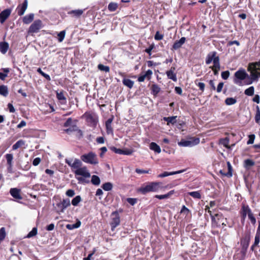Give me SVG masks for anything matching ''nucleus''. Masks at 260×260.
Listing matches in <instances>:
<instances>
[{
    "instance_id": "1",
    "label": "nucleus",
    "mask_w": 260,
    "mask_h": 260,
    "mask_svg": "<svg viewBox=\"0 0 260 260\" xmlns=\"http://www.w3.org/2000/svg\"><path fill=\"white\" fill-rule=\"evenodd\" d=\"M161 184V183L159 182H150L147 185L141 187L139 190L143 194L149 192H156L160 188Z\"/></svg>"
},
{
    "instance_id": "2",
    "label": "nucleus",
    "mask_w": 260,
    "mask_h": 260,
    "mask_svg": "<svg viewBox=\"0 0 260 260\" xmlns=\"http://www.w3.org/2000/svg\"><path fill=\"white\" fill-rule=\"evenodd\" d=\"M256 70H260V68H257V66L252 63H250L247 68V71L250 73L249 77H247L248 81L247 84H251L254 82H257V77L256 76Z\"/></svg>"
},
{
    "instance_id": "3",
    "label": "nucleus",
    "mask_w": 260,
    "mask_h": 260,
    "mask_svg": "<svg viewBox=\"0 0 260 260\" xmlns=\"http://www.w3.org/2000/svg\"><path fill=\"white\" fill-rule=\"evenodd\" d=\"M80 158L83 162L90 165H95L99 163L96 154L91 151L82 155Z\"/></svg>"
},
{
    "instance_id": "4",
    "label": "nucleus",
    "mask_w": 260,
    "mask_h": 260,
    "mask_svg": "<svg viewBox=\"0 0 260 260\" xmlns=\"http://www.w3.org/2000/svg\"><path fill=\"white\" fill-rule=\"evenodd\" d=\"M212 226L214 228L220 227L221 225L225 226L227 220L221 213H215L212 216Z\"/></svg>"
},
{
    "instance_id": "5",
    "label": "nucleus",
    "mask_w": 260,
    "mask_h": 260,
    "mask_svg": "<svg viewBox=\"0 0 260 260\" xmlns=\"http://www.w3.org/2000/svg\"><path fill=\"white\" fill-rule=\"evenodd\" d=\"M234 77V82L236 84H239L240 81L247 78V77H249V75L244 69L241 68L235 73Z\"/></svg>"
},
{
    "instance_id": "6",
    "label": "nucleus",
    "mask_w": 260,
    "mask_h": 260,
    "mask_svg": "<svg viewBox=\"0 0 260 260\" xmlns=\"http://www.w3.org/2000/svg\"><path fill=\"white\" fill-rule=\"evenodd\" d=\"M65 162L71 167L72 171L74 172V171L79 169L82 166V161L78 158H75L74 159L73 158H66Z\"/></svg>"
},
{
    "instance_id": "7",
    "label": "nucleus",
    "mask_w": 260,
    "mask_h": 260,
    "mask_svg": "<svg viewBox=\"0 0 260 260\" xmlns=\"http://www.w3.org/2000/svg\"><path fill=\"white\" fill-rule=\"evenodd\" d=\"M200 143L199 138H191L189 140L182 139L178 142V145L182 147H192Z\"/></svg>"
},
{
    "instance_id": "8",
    "label": "nucleus",
    "mask_w": 260,
    "mask_h": 260,
    "mask_svg": "<svg viewBox=\"0 0 260 260\" xmlns=\"http://www.w3.org/2000/svg\"><path fill=\"white\" fill-rule=\"evenodd\" d=\"M88 124L91 126H95L98 122V118L95 114L90 112H86L83 115Z\"/></svg>"
},
{
    "instance_id": "9",
    "label": "nucleus",
    "mask_w": 260,
    "mask_h": 260,
    "mask_svg": "<svg viewBox=\"0 0 260 260\" xmlns=\"http://www.w3.org/2000/svg\"><path fill=\"white\" fill-rule=\"evenodd\" d=\"M249 242L250 236L247 235L245 237L244 241L241 243L242 249L241 252L242 253V257L241 260H244L245 258V257L246 254L247 250L249 246Z\"/></svg>"
},
{
    "instance_id": "10",
    "label": "nucleus",
    "mask_w": 260,
    "mask_h": 260,
    "mask_svg": "<svg viewBox=\"0 0 260 260\" xmlns=\"http://www.w3.org/2000/svg\"><path fill=\"white\" fill-rule=\"evenodd\" d=\"M42 21L40 20H35L29 26L28 29L29 33H36L42 27Z\"/></svg>"
},
{
    "instance_id": "11",
    "label": "nucleus",
    "mask_w": 260,
    "mask_h": 260,
    "mask_svg": "<svg viewBox=\"0 0 260 260\" xmlns=\"http://www.w3.org/2000/svg\"><path fill=\"white\" fill-rule=\"evenodd\" d=\"M112 221L111 222V225L112 227V230L117 226L120 224V216L117 211H114L112 213Z\"/></svg>"
},
{
    "instance_id": "12",
    "label": "nucleus",
    "mask_w": 260,
    "mask_h": 260,
    "mask_svg": "<svg viewBox=\"0 0 260 260\" xmlns=\"http://www.w3.org/2000/svg\"><path fill=\"white\" fill-rule=\"evenodd\" d=\"M75 175H80L84 178H89L90 174L86 167H80L79 169L74 171Z\"/></svg>"
},
{
    "instance_id": "13",
    "label": "nucleus",
    "mask_w": 260,
    "mask_h": 260,
    "mask_svg": "<svg viewBox=\"0 0 260 260\" xmlns=\"http://www.w3.org/2000/svg\"><path fill=\"white\" fill-rule=\"evenodd\" d=\"M21 190L17 188H12L10 190V194L16 200H20L22 199L21 196Z\"/></svg>"
},
{
    "instance_id": "14",
    "label": "nucleus",
    "mask_w": 260,
    "mask_h": 260,
    "mask_svg": "<svg viewBox=\"0 0 260 260\" xmlns=\"http://www.w3.org/2000/svg\"><path fill=\"white\" fill-rule=\"evenodd\" d=\"M216 54L217 53L215 51L209 52L206 59V63L207 64H209L212 61L214 63V60L216 59H219V57L218 56H216Z\"/></svg>"
},
{
    "instance_id": "15",
    "label": "nucleus",
    "mask_w": 260,
    "mask_h": 260,
    "mask_svg": "<svg viewBox=\"0 0 260 260\" xmlns=\"http://www.w3.org/2000/svg\"><path fill=\"white\" fill-rule=\"evenodd\" d=\"M8 165L7 170L9 173H12L13 155L12 154H7L5 155Z\"/></svg>"
},
{
    "instance_id": "16",
    "label": "nucleus",
    "mask_w": 260,
    "mask_h": 260,
    "mask_svg": "<svg viewBox=\"0 0 260 260\" xmlns=\"http://www.w3.org/2000/svg\"><path fill=\"white\" fill-rule=\"evenodd\" d=\"M11 13L10 9H7L0 13V22L3 24L9 17Z\"/></svg>"
},
{
    "instance_id": "17",
    "label": "nucleus",
    "mask_w": 260,
    "mask_h": 260,
    "mask_svg": "<svg viewBox=\"0 0 260 260\" xmlns=\"http://www.w3.org/2000/svg\"><path fill=\"white\" fill-rule=\"evenodd\" d=\"M27 0H24L21 6H19L17 8V14L19 16H22L24 14L27 7Z\"/></svg>"
},
{
    "instance_id": "18",
    "label": "nucleus",
    "mask_w": 260,
    "mask_h": 260,
    "mask_svg": "<svg viewBox=\"0 0 260 260\" xmlns=\"http://www.w3.org/2000/svg\"><path fill=\"white\" fill-rule=\"evenodd\" d=\"M175 69V67H172L170 70L166 72L168 78L174 81H176L177 80L176 74L174 73Z\"/></svg>"
},
{
    "instance_id": "19",
    "label": "nucleus",
    "mask_w": 260,
    "mask_h": 260,
    "mask_svg": "<svg viewBox=\"0 0 260 260\" xmlns=\"http://www.w3.org/2000/svg\"><path fill=\"white\" fill-rule=\"evenodd\" d=\"M152 75V71L150 70H148L144 75H141L138 77V81L141 82H143L146 78H147L148 80H149L150 79Z\"/></svg>"
},
{
    "instance_id": "20",
    "label": "nucleus",
    "mask_w": 260,
    "mask_h": 260,
    "mask_svg": "<svg viewBox=\"0 0 260 260\" xmlns=\"http://www.w3.org/2000/svg\"><path fill=\"white\" fill-rule=\"evenodd\" d=\"M186 38L182 37L179 41H176L173 45V49L177 50L179 49L182 45L185 43Z\"/></svg>"
},
{
    "instance_id": "21",
    "label": "nucleus",
    "mask_w": 260,
    "mask_h": 260,
    "mask_svg": "<svg viewBox=\"0 0 260 260\" xmlns=\"http://www.w3.org/2000/svg\"><path fill=\"white\" fill-rule=\"evenodd\" d=\"M184 171H185V170H179L178 171H175V172H164V173L158 175V177L164 178V177H167V176H169L170 175L180 174V173L184 172Z\"/></svg>"
},
{
    "instance_id": "22",
    "label": "nucleus",
    "mask_w": 260,
    "mask_h": 260,
    "mask_svg": "<svg viewBox=\"0 0 260 260\" xmlns=\"http://www.w3.org/2000/svg\"><path fill=\"white\" fill-rule=\"evenodd\" d=\"M242 215L243 219L244 220L246 215L251 212V209L248 205H243L242 207Z\"/></svg>"
},
{
    "instance_id": "23",
    "label": "nucleus",
    "mask_w": 260,
    "mask_h": 260,
    "mask_svg": "<svg viewBox=\"0 0 260 260\" xmlns=\"http://www.w3.org/2000/svg\"><path fill=\"white\" fill-rule=\"evenodd\" d=\"M112 121L113 118H109L106 122V127L108 134H110L113 133V128L111 126Z\"/></svg>"
},
{
    "instance_id": "24",
    "label": "nucleus",
    "mask_w": 260,
    "mask_h": 260,
    "mask_svg": "<svg viewBox=\"0 0 260 260\" xmlns=\"http://www.w3.org/2000/svg\"><path fill=\"white\" fill-rule=\"evenodd\" d=\"M9 44L6 42H0V51L3 54H5L9 49Z\"/></svg>"
},
{
    "instance_id": "25",
    "label": "nucleus",
    "mask_w": 260,
    "mask_h": 260,
    "mask_svg": "<svg viewBox=\"0 0 260 260\" xmlns=\"http://www.w3.org/2000/svg\"><path fill=\"white\" fill-rule=\"evenodd\" d=\"M177 116H173L171 117H164L163 119L164 121L167 122V125H169L170 123L172 124H174L176 123Z\"/></svg>"
},
{
    "instance_id": "26",
    "label": "nucleus",
    "mask_w": 260,
    "mask_h": 260,
    "mask_svg": "<svg viewBox=\"0 0 260 260\" xmlns=\"http://www.w3.org/2000/svg\"><path fill=\"white\" fill-rule=\"evenodd\" d=\"M175 191L174 190L170 191L168 193L162 195H155V198L159 200H162L165 199L169 198L174 193Z\"/></svg>"
},
{
    "instance_id": "27",
    "label": "nucleus",
    "mask_w": 260,
    "mask_h": 260,
    "mask_svg": "<svg viewBox=\"0 0 260 260\" xmlns=\"http://www.w3.org/2000/svg\"><path fill=\"white\" fill-rule=\"evenodd\" d=\"M34 18V14H29V15H27L23 17V22L25 24H29L33 20Z\"/></svg>"
},
{
    "instance_id": "28",
    "label": "nucleus",
    "mask_w": 260,
    "mask_h": 260,
    "mask_svg": "<svg viewBox=\"0 0 260 260\" xmlns=\"http://www.w3.org/2000/svg\"><path fill=\"white\" fill-rule=\"evenodd\" d=\"M9 93L8 89L7 86L4 85H0V94L6 97Z\"/></svg>"
},
{
    "instance_id": "29",
    "label": "nucleus",
    "mask_w": 260,
    "mask_h": 260,
    "mask_svg": "<svg viewBox=\"0 0 260 260\" xmlns=\"http://www.w3.org/2000/svg\"><path fill=\"white\" fill-rule=\"evenodd\" d=\"M83 13V10L78 9L75 10H72L68 12V14L70 15H73L74 16L76 17H79Z\"/></svg>"
},
{
    "instance_id": "30",
    "label": "nucleus",
    "mask_w": 260,
    "mask_h": 260,
    "mask_svg": "<svg viewBox=\"0 0 260 260\" xmlns=\"http://www.w3.org/2000/svg\"><path fill=\"white\" fill-rule=\"evenodd\" d=\"M150 149L153 150L156 153H159L161 152L160 147L155 143L151 142L150 144Z\"/></svg>"
},
{
    "instance_id": "31",
    "label": "nucleus",
    "mask_w": 260,
    "mask_h": 260,
    "mask_svg": "<svg viewBox=\"0 0 260 260\" xmlns=\"http://www.w3.org/2000/svg\"><path fill=\"white\" fill-rule=\"evenodd\" d=\"M254 165L255 162L252 159H247L244 161V166L246 169H249L251 167L253 166Z\"/></svg>"
},
{
    "instance_id": "32",
    "label": "nucleus",
    "mask_w": 260,
    "mask_h": 260,
    "mask_svg": "<svg viewBox=\"0 0 260 260\" xmlns=\"http://www.w3.org/2000/svg\"><path fill=\"white\" fill-rule=\"evenodd\" d=\"M91 182L92 184L95 186H98L100 184L101 180L99 176L96 175H92L91 177Z\"/></svg>"
},
{
    "instance_id": "33",
    "label": "nucleus",
    "mask_w": 260,
    "mask_h": 260,
    "mask_svg": "<svg viewBox=\"0 0 260 260\" xmlns=\"http://www.w3.org/2000/svg\"><path fill=\"white\" fill-rule=\"evenodd\" d=\"M2 70L4 73L0 72V79L4 80L7 77L8 74L10 72L9 68H3Z\"/></svg>"
},
{
    "instance_id": "34",
    "label": "nucleus",
    "mask_w": 260,
    "mask_h": 260,
    "mask_svg": "<svg viewBox=\"0 0 260 260\" xmlns=\"http://www.w3.org/2000/svg\"><path fill=\"white\" fill-rule=\"evenodd\" d=\"M122 83L125 86H127L129 88H132L133 87L134 84L133 81L129 79L125 78L123 79Z\"/></svg>"
},
{
    "instance_id": "35",
    "label": "nucleus",
    "mask_w": 260,
    "mask_h": 260,
    "mask_svg": "<svg viewBox=\"0 0 260 260\" xmlns=\"http://www.w3.org/2000/svg\"><path fill=\"white\" fill-rule=\"evenodd\" d=\"M152 93L153 95L156 96L160 90V87L156 84H152L151 86Z\"/></svg>"
},
{
    "instance_id": "36",
    "label": "nucleus",
    "mask_w": 260,
    "mask_h": 260,
    "mask_svg": "<svg viewBox=\"0 0 260 260\" xmlns=\"http://www.w3.org/2000/svg\"><path fill=\"white\" fill-rule=\"evenodd\" d=\"M254 87L253 86H250L244 91V94L247 96H252L254 95Z\"/></svg>"
},
{
    "instance_id": "37",
    "label": "nucleus",
    "mask_w": 260,
    "mask_h": 260,
    "mask_svg": "<svg viewBox=\"0 0 260 260\" xmlns=\"http://www.w3.org/2000/svg\"><path fill=\"white\" fill-rule=\"evenodd\" d=\"M24 144H25V142L23 140H20L18 141L16 143H15L13 145L12 149H13V150H16L18 148H19V147L24 145Z\"/></svg>"
},
{
    "instance_id": "38",
    "label": "nucleus",
    "mask_w": 260,
    "mask_h": 260,
    "mask_svg": "<svg viewBox=\"0 0 260 260\" xmlns=\"http://www.w3.org/2000/svg\"><path fill=\"white\" fill-rule=\"evenodd\" d=\"M188 194L194 199H201V195L199 191L189 192Z\"/></svg>"
},
{
    "instance_id": "39",
    "label": "nucleus",
    "mask_w": 260,
    "mask_h": 260,
    "mask_svg": "<svg viewBox=\"0 0 260 260\" xmlns=\"http://www.w3.org/2000/svg\"><path fill=\"white\" fill-rule=\"evenodd\" d=\"M56 97L57 99L59 101H64L65 102L66 101V98L64 96V92L63 90H61L59 92H56Z\"/></svg>"
},
{
    "instance_id": "40",
    "label": "nucleus",
    "mask_w": 260,
    "mask_h": 260,
    "mask_svg": "<svg viewBox=\"0 0 260 260\" xmlns=\"http://www.w3.org/2000/svg\"><path fill=\"white\" fill-rule=\"evenodd\" d=\"M102 188L105 191H110L113 188V185L110 182H106L102 186Z\"/></svg>"
},
{
    "instance_id": "41",
    "label": "nucleus",
    "mask_w": 260,
    "mask_h": 260,
    "mask_svg": "<svg viewBox=\"0 0 260 260\" xmlns=\"http://www.w3.org/2000/svg\"><path fill=\"white\" fill-rule=\"evenodd\" d=\"M237 103L236 98H228L225 100V103L226 105H232Z\"/></svg>"
},
{
    "instance_id": "42",
    "label": "nucleus",
    "mask_w": 260,
    "mask_h": 260,
    "mask_svg": "<svg viewBox=\"0 0 260 260\" xmlns=\"http://www.w3.org/2000/svg\"><path fill=\"white\" fill-rule=\"evenodd\" d=\"M80 225H81V222L80 221H78L75 224H67L66 225V228L69 230H73V229H77V228H79L80 226Z\"/></svg>"
},
{
    "instance_id": "43",
    "label": "nucleus",
    "mask_w": 260,
    "mask_h": 260,
    "mask_svg": "<svg viewBox=\"0 0 260 260\" xmlns=\"http://www.w3.org/2000/svg\"><path fill=\"white\" fill-rule=\"evenodd\" d=\"M81 201V198L80 196H77L72 200V204L74 206H77Z\"/></svg>"
},
{
    "instance_id": "44",
    "label": "nucleus",
    "mask_w": 260,
    "mask_h": 260,
    "mask_svg": "<svg viewBox=\"0 0 260 260\" xmlns=\"http://www.w3.org/2000/svg\"><path fill=\"white\" fill-rule=\"evenodd\" d=\"M213 66L210 67L212 70H220V66L219 62V59H216L214 60Z\"/></svg>"
},
{
    "instance_id": "45",
    "label": "nucleus",
    "mask_w": 260,
    "mask_h": 260,
    "mask_svg": "<svg viewBox=\"0 0 260 260\" xmlns=\"http://www.w3.org/2000/svg\"><path fill=\"white\" fill-rule=\"evenodd\" d=\"M98 68L99 70L101 71H104L106 73L109 72L110 71V68L108 66H104L102 64H99L98 66Z\"/></svg>"
},
{
    "instance_id": "46",
    "label": "nucleus",
    "mask_w": 260,
    "mask_h": 260,
    "mask_svg": "<svg viewBox=\"0 0 260 260\" xmlns=\"http://www.w3.org/2000/svg\"><path fill=\"white\" fill-rule=\"evenodd\" d=\"M118 7V5L115 3H110L108 7V10L111 12L115 11Z\"/></svg>"
},
{
    "instance_id": "47",
    "label": "nucleus",
    "mask_w": 260,
    "mask_h": 260,
    "mask_svg": "<svg viewBox=\"0 0 260 260\" xmlns=\"http://www.w3.org/2000/svg\"><path fill=\"white\" fill-rule=\"evenodd\" d=\"M255 121L257 123H260V110L258 106H256Z\"/></svg>"
},
{
    "instance_id": "48",
    "label": "nucleus",
    "mask_w": 260,
    "mask_h": 260,
    "mask_svg": "<svg viewBox=\"0 0 260 260\" xmlns=\"http://www.w3.org/2000/svg\"><path fill=\"white\" fill-rule=\"evenodd\" d=\"M37 72L39 74H40L42 76H43L48 81H50L51 80V78H50V76L49 75L45 73L44 72H43L42 71L41 68H38L37 69Z\"/></svg>"
},
{
    "instance_id": "49",
    "label": "nucleus",
    "mask_w": 260,
    "mask_h": 260,
    "mask_svg": "<svg viewBox=\"0 0 260 260\" xmlns=\"http://www.w3.org/2000/svg\"><path fill=\"white\" fill-rule=\"evenodd\" d=\"M61 203L64 209L71 205L70 201L69 199H63Z\"/></svg>"
},
{
    "instance_id": "50",
    "label": "nucleus",
    "mask_w": 260,
    "mask_h": 260,
    "mask_svg": "<svg viewBox=\"0 0 260 260\" xmlns=\"http://www.w3.org/2000/svg\"><path fill=\"white\" fill-rule=\"evenodd\" d=\"M37 234V228L35 227L32 230L27 234L26 238H29Z\"/></svg>"
},
{
    "instance_id": "51",
    "label": "nucleus",
    "mask_w": 260,
    "mask_h": 260,
    "mask_svg": "<svg viewBox=\"0 0 260 260\" xmlns=\"http://www.w3.org/2000/svg\"><path fill=\"white\" fill-rule=\"evenodd\" d=\"M66 35V31L65 30H62L58 34V40L59 42H61L64 40V38L65 37Z\"/></svg>"
},
{
    "instance_id": "52",
    "label": "nucleus",
    "mask_w": 260,
    "mask_h": 260,
    "mask_svg": "<svg viewBox=\"0 0 260 260\" xmlns=\"http://www.w3.org/2000/svg\"><path fill=\"white\" fill-rule=\"evenodd\" d=\"M6 237V232L5 228L3 227L0 229V241L4 240Z\"/></svg>"
},
{
    "instance_id": "53",
    "label": "nucleus",
    "mask_w": 260,
    "mask_h": 260,
    "mask_svg": "<svg viewBox=\"0 0 260 260\" xmlns=\"http://www.w3.org/2000/svg\"><path fill=\"white\" fill-rule=\"evenodd\" d=\"M194 82L195 84L199 87L202 92H203L205 89V84L203 82H198V80H196Z\"/></svg>"
},
{
    "instance_id": "54",
    "label": "nucleus",
    "mask_w": 260,
    "mask_h": 260,
    "mask_svg": "<svg viewBox=\"0 0 260 260\" xmlns=\"http://www.w3.org/2000/svg\"><path fill=\"white\" fill-rule=\"evenodd\" d=\"M110 149L117 154H122V149L117 148L114 146L110 147Z\"/></svg>"
},
{
    "instance_id": "55",
    "label": "nucleus",
    "mask_w": 260,
    "mask_h": 260,
    "mask_svg": "<svg viewBox=\"0 0 260 260\" xmlns=\"http://www.w3.org/2000/svg\"><path fill=\"white\" fill-rule=\"evenodd\" d=\"M230 72L229 71H225L221 73V77L224 80H226L230 76Z\"/></svg>"
},
{
    "instance_id": "56",
    "label": "nucleus",
    "mask_w": 260,
    "mask_h": 260,
    "mask_svg": "<svg viewBox=\"0 0 260 260\" xmlns=\"http://www.w3.org/2000/svg\"><path fill=\"white\" fill-rule=\"evenodd\" d=\"M255 135L254 134L250 135L249 136V140L247 142V144H252L253 143L254 139H255Z\"/></svg>"
},
{
    "instance_id": "57",
    "label": "nucleus",
    "mask_w": 260,
    "mask_h": 260,
    "mask_svg": "<svg viewBox=\"0 0 260 260\" xmlns=\"http://www.w3.org/2000/svg\"><path fill=\"white\" fill-rule=\"evenodd\" d=\"M228 172L226 173V177H231L232 176V167L229 162H228Z\"/></svg>"
},
{
    "instance_id": "58",
    "label": "nucleus",
    "mask_w": 260,
    "mask_h": 260,
    "mask_svg": "<svg viewBox=\"0 0 260 260\" xmlns=\"http://www.w3.org/2000/svg\"><path fill=\"white\" fill-rule=\"evenodd\" d=\"M163 38V35L160 34L159 31H157L154 36V39L156 40H161Z\"/></svg>"
},
{
    "instance_id": "59",
    "label": "nucleus",
    "mask_w": 260,
    "mask_h": 260,
    "mask_svg": "<svg viewBox=\"0 0 260 260\" xmlns=\"http://www.w3.org/2000/svg\"><path fill=\"white\" fill-rule=\"evenodd\" d=\"M66 194L67 196L69 197H73L75 193V191L73 189H68L66 192Z\"/></svg>"
},
{
    "instance_id": "60",
    "label": "nucleus",
    "mask_w": 260,
    "mask_h": 260,
    "mask_svg": "<svg viewBox=\"0 0 260 260\" xmlns=\"http://www.w3.org/2000/svg\"><path fill=\"white\" fill-rule=\"evenodd\" d=\"M127 202L131 205H134L137 203V199L135 198H127Z\"/></svg>"
},
{
    "instance_id": "61",
    "label": "nucleus",
    "mask_w": 260,
    "mask_h": 260,
    "mask_svg": "<svg viewBox=\"0 0 260 260\" xmlns=\"http://www.w3.org/2000/svg\"><path fill=\"white\" fill-rule=\"evenodd\" d=\"M56 206H57V207L58 210V212H64V209L63 206H62V204L61 202L57 203L56 204Z\"/></svg>"
},
{
    "instance_id": "62",
    "label": "nucleus",
    "mask_w": 260,
    "mask_h": 260,
    "mask_svg": "<svg viewBox=\"0 0 260 260\" xmlns=\"http://www.w3.org/2000/svg\"><path fill=\"white\" fill-rule=\"evenodd\" d=\"M229 140L228 138H226L222 140V144L223 146L226 148H229Z\"/></svg>"
},
{
    "instance_id": "63",
    "label": "nucleus",
    "mask_w": 260,
    "mask_h": 260,
    "mask_svg": "<svg viewBox=\"0 0 260 260\" xmlns=\"http://www.w3.org/2000/svg\"><path fill=\"white\" fill-rule=\"evenodd\" d=\"M41 162V158L39 157L35 158L32 162V164L34 166H38Z\"/></svg>"
},
{
    "instance_id": "64",
    "label": "nucleus",
    "mask_w": 260,
    "mask_h": 260,
    "mask_svg": "<svg viewBox=\"0 0 260 260\" xmlns=\"http://www.w3.org/2000/svg\"><path fill=\"white\" fill-rule=\"evenodd\" d=\"M8 108L10 113H14L15 112V109L12 104L9 103L8 104Z\"/></svg>"
}]
</instances>
